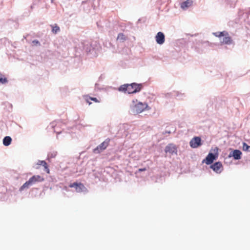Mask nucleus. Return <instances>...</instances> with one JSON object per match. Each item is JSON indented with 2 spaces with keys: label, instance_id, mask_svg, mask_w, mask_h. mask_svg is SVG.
<instances>
[{
  "label": "nucleus",
  "instance_id": "f257e3e1",
  "mask_svg": "<svg viewBox=\"0 0 250 250\" xmlns=\"http://www.w3.org/2000/svg\"><path fill=\"white\" fill-rule=\"evenodd\" d=\"M82 45L83 49L85 52L87 54H91L93 56L97 55V52L101 48L100 43L95 41L91 42L84 41L82 42Z\"/></svg>",
  "mask_w": 250,
  "mask_h": 250
},
{
  "label": "nucleus",
  "instance_id": "f03ea898",
  "mask_svg": "<svg viewBox=\"0 0 250 250\" xmlns=\"http://www.w3.org/2000/svg\"><path fill=\"white\" fill-rule=\"evenodd\" d=\"M130 106V112L132 115H137L143 112L148 107L146 103L138 102L137 100H133Z\"/></svg>",
  "mask_w": 250,
  "mask_h": 250
},
{
  "label": "nucleus",
  "instance_id": "7ed1b4c3",
  "mask_svg": "<svg viewBox=\"0 0 250 250\" xmlns=\"http://www.w3.org/2000/svg\"><path fill=\"white\" fill-rule=\"evenodd\" d=\"M212 34L219 38L223 37L222 41H221V43L227 45L234 44V42L229 36L228 32L223 31L221 32H216L212 33Z\"/></svg>",
  "mask_w": 250,
  "mask_h": 250
},
{
  "label": "nucleus",
  "instance_id": "20e7f679",
  "mask_svg": "<svg viewBox=\"0 0 250 250\" xmlns=\"http://www.w3.org/2000/svg\"><path fill=\"white\" fill-rule=\"evenodd\" d=\"M218 148L216 147L214 149H211L206 158L203 159L202 163H205L207 165L212 164L218 157Z\"/></svg>",
  "mask_w": 250,
  "mask_h": 250
},
{
  "label": "nucleus",
  "instance_id": "39448f33",
  "mask_svg": "<svg viewBox=\"0 0 250 250\" xmlns=\"http://www.w3.org/2000/svg\"><path fill=\"white\" fill-rule=\"evenodd\" d=\"M63 125V123L61 120L54 121L51 122L50 125L47 126V129L49 130L51 129L53 130V131L57 133V135L62 133L61 126Z\"/></svg>",
  "mask_w": 250,
  "mask_h": 250
},
{
  "label": "nucleus",
  "instance_id": "423d86ee",
  "mask_svg": "<svg viewBox=\"0 0 250 250\" xmlns=\"http://www.w3.org/2000/svg\"><path fill=\"white\" fill-rule=\"evenodd\" d=\"M128 94H133L139 92L143 88V83H128Z\"/></svg>",
  "mask_w": 250,
  "mask_h": 250
},
{
  "label": "nucleus",
  "instance_id": "0eeeda50",
  "mask_svg": "<svg viewBox=\"0 0 250 250\" xmlns=\"http://www.w3.org/2000/svg\"><path fill=\"white\" fill-rule=\"evenodd\" d=\"M110 141V139L109 138H106L103 143L93 149V152L95 154L100 153L102 151L107 148L109 144Z\"/></svg>",
  "mask_w": 250,
  "mask_h": 250
},
{
  "label": "nucleus",
  "instance_id": "6e6552de",
  "mask_svg": "<svg viewBox=\"0 0 250 250\" xmlns=\"http://www.w3.org/2000/svg\"><path fill=\"white\" fill-rule=\"evenodd\" d=\"M229 149L230 152L226 159L230 158L231 157L233 158L234 160H239L241 159L242 153L240 150L233 149L232 148H229Z\"/></svg>",
  "mask_w": 250,
  "mask_h": 250
},
{
  "label": "nucleus",
  "instance_id": "1a4fd4ad",
  "mask_svg": "<svg viewBox=\"0 0 250 250\" xmlns=\"http://www.w3.org/2000/svg\"><path fill=\"white\" fill-rule=\"evenodd\" d=\"M70 188H74L76 191L77 192H87V189L84 186V185L81 183L74 182L70 184L69 185Z\"/></svg>",
  "mask_w": 250,
  "mask_h": 250
},
{
  "label": "nucleus",
  "instance_id": "9d476101",
  "mask_svg": "<svg viewBox=\"0 0 250 250\" xmlns=\"http://www.w3.org/2000/svg\"><path fill=\"white\" fill-rule=\"evenodd\" d=\"M209 165V168L217 174H220L223 170V167L221 162H216Z\"/></svg>",
  "mask_w": 250,
  "mask_h": 250
},
{
  "label": "nucleus",
  "instance_id": "9b49d317",
  "mask_svg": "<svg viewBox=\"0 0 250 250\" xmlns=\"http://www.w3.org/2000/svg\"><path fill=\"white\" fill-rule=\"evenodd\" d=\"M189 145L193 148H197L202 145V140L200 137H194L190 141Z\"/></svg>",
  "mask_w": 250,
  "mask_h": 250
},
{
  "label": "nucleus",
  "instance_id": "f8f14e48",
  "mask_svg": "<svg viewBox=\"0 0 250 250\" xmlns=\"http://www.w3.org/2000/svg\"><path fill=\"white\" fill-rule=\"evenodd\" d=\"M165 151L166 153L171 155L177 154V148L176 146L173 144H169L166 146Z\"/></svg>",
  "mask_w": 250,
  "mask_h": 250
},
{
  "label": "nucleus",
  "instance_id": "ddd939ff",
  "mask_svg": "<svg viewBox=\"0 0 250 250\" xmlns=\"http://www.w3.org/2000/svg\"><path fill=\"white\" fill-rule=\"evenodd\" d=\"M185 97L184 94L179 93L178 91H173L165 94L167 98H177L178 99H182Z\"/></svg>",
  "mask_w": 250,
  "mask_h": 250
},
{
  "label": "nucleus",
  "instance_id": "4468645a",
  "mask_svg": "<svg viewBox=\"0 0 250 250\" xmlns=\"http://www.w3.org/2000/svg\"><path fill=\"white\" fill-rule=\"evenodd\" d=\"M29 180L32 186L36 185L39 183L44 181V179L43 177L39 175H34L29 179Z\"/></svg>",
  "mask_w": 250,
  "mask_h": 250
},
{
  "label": "nucleus",
  "instance_id": "2eb2a0df",
  "mask_svg": "<svg viewBox=\"0 0 250 250\" xmlns=\"http://www.w3.org/2000/svg\"><path fill=\"white\" fill-rule=\"evenodd\" d=\"M40 166H42L44 167V171L47 173H49L50 170L47 163L44 160H38V162L33 166L36 169H39Z\"/></svg>",
  "mask_w": 250,
  "mask_h": 250
},
{
  "label": "nucleus",
  "instance_id": "dca6fc26",
  "mask_svg": "<svg viewBox=\"0 0 250 250\" xmlns=\"http://www.w3.org/2000/svg\"><path fill=\"white\" fill-rule=\"evenodd\" d=\"M155 40L157 44L162 45L165 41V36L163 32H158L156 36Z\"/></svg>",
  "mask_w": 250,
  "mask_h": 250
},
{
  "label": "nucleus",
  "instance_id": "f3484780",
  "mask_svg": "<svg viewBox=\"0 0 250 250\" xmlns=\"http://www.w3.org/2000/svg\"><path fill=\"white\" fill-rule=\"evenodd\" d=\"M193 3V1L192 0H187L181 3L180 7L183 10H186L192 6Z\"/></svg>",
  "mask_w": 250,
  "mask_h": 250
},
{
  "label": "nucleus",
  "instance_id": "a211bd4d",
  "mask_svg": "<svg viewBox=\"0 0 250 250\" xmlns=\"http://www.w3.org/2000/svg\"><path fill=\"white\" fill-rule=\"evenodd\" d=\"M128 83H125L120 86L117 90L120 92L128 94Z\"/></svg>",
  "mask_w": 250,
  "mask_h": 250
},
{
  "label": "nucleus",
  "instance_id": "6ab92c4d",
  "mask_svg": "<svg viewBox=\"0 0 250 250\" xmlns=\"http://www.w3.org/2000/svg\"><path fill=\"white\" fill-rule=\"evenodd\" d=\"M12 140V138L10 136H5L3 138L2 140L3 145L5 146H8L11 144Z\"/></svg>",
  "mask_w": 250,
  "mask_h": 250
},
{
  "label": "nucleus",
  "instance_id": "aec40b11",
  "mask_svg": "<svg viewBox=\"0 0 250 250\" xmlns=\"http://www.w3.org/2000/svg\"><path fill=\"white\" fill-rule=\"evenodd\" d=\"M32 186L29 180L26 181L19 188V191L21 192L25 189L29 188V187Z\"/></svg>",
  "mask_w": 250,
  "mask_h": 250
},
{
  "label": "nucleus",
  "instance_id": "412c9836",
  "mask_svg": "<svg viewBox=\"0 0 250 250\" xmlns=\"http://www.w3.org/2000/svg\"><path fill=\"white\" fill-rule=\"evenodd\" d=\"M50 26L52 28V32L53 34H56L60 31V28L57 24L50 25Z\"/></svg>",
  "mask_w": 250,
  "mask_h": 250
},
{
  "label": "nucleus",
  "instance_id": "4be33fe9",
  "mask_svg": "<svg viewBox=\"0 0 250 250\" xmlns=\"http://www.w3.org/2000/svg\"><path fill=\"white\" fill-rule=\"evenodd\" d=\"M209 42L208 41H199L197 44L198 45L199 47L200 46H204L206 47L209 45Z\"/></svg>",
  "mask_w": 250,
  "mask_h": 250
},
{
  "label": "nucleus",
  "instance_id": "5701e85b",
  "mask_svg": "<svg viewBox=\"0 0 250 250\" xmlns=\"http://www.w3.org/2000/svg\"><path fill=\"white\" fill-rule=\"evenodd\" d=\"M126 37L122 33L118 34L117 40L120 42H124L126 40Z\"/></svg>",
  "mask_w": 250,
  "mask_h": 250
},
{
  "label": "nucleus",
  "instance_id": "b1692460",
  "mask_svg": "<svg viewBox=\"0 0 250 250\" xmlns=\"http://www.w3.org/2000/svg\"><path fill=\"white\" fill-rule=\"evenodd\" d=\"M243 150L245 151L250 152V146L246 143H243Z\"/></svg>",
  "mask_w": 250,
  "mask_h": 250
},
{
  "label": "nucleus",
  "instance_id": "393cba45",
  "mask_svg": "<svg viewBox=\"0 0 250 250\" xmlns=\"http://www.w3.org/2000/svg\"><path fill=\"white\" fill-rule=\"evenodd\" d=\"M57 152L56 151H53L49 153L47 155V159H49L50 158H54L57 155Z\"/></svg>",
  "mask_w": 250,
  "mask_h": 250
},
{
  "label": "nucleus",
  "instance_id": "a878e982",
  "mask_svg": "<svg viewBox=\"0 0 250 250\" xmlns=\"http://www.w3.org/2000/svg\"><path fill=\"white\" fill-rule=\"evenodd\" d=\"M0 76H2L1 74L0 73ZM8 83L7 79L5 77H0V83L1 84H5Z\"/></svg>",
  "mask_w": 250,
  "mask_h": 250
},
{
  "label": "nucleus",
  "instance_id": "bb28decb",
  "mask_svg": "<svg viewBox=\"0 0 250 250\" xmlns=\"http://www.w3.org/2000/svg\"><path fill=\"white\" fill-rule=\"evenodd\" d=\"M96 24H97V27L100 29H102L104 26V24L103 22L102 21H101V20L97 21L96 22Z\"/></svg>",
  "mask_w": 250,
  "mask_h": 250
},
{
  "label": "nucleus",
  "instance_id": "cd10ccee",
  "mask_svg": "<svg viewBox=\"0 0 250 250\" xmlns=\"http://www.w3.org/2000/svg\"><path fill=\"white\" fill-rule=\"evenodd\" d=\"M32 44L33 45L36 46H41V43L37 40H34L33 41H32Z\"/></svg>",
  "mask_w": 250,
  "mask_h": 250
},
{
  "label": "nucleus",
  "instance_id": "c85d7f7f",
  "mask_svg": "<svg viewBox=\"0 0 250 250\" xmlns=\"http://www.w3.org/2000/svg\"><path fill=\"white\" fill-rule=\"evenodd\" d=\"M175 131V129H174V128H172V130H168V129H167L165 131L163 132V134H166L167 133L170 134L172 132H174Z\"/></svg>",
  "mask_w": 250,
  "mask_h": 250
},
{
  "label": "nucleus",
  "instance_id": "c756f323",
  "mask_svg": "<svg viewBox=\"0 0 250 250\" xmlns=\"http://www.w3.org/2000/svg\"><path fill=\"white\" fill-rule=\"evenodd\" d=\"M33 8V5H32L30 6V9L28 10V12H25L24 13V14L25 16H28L30 14V13L31 12V11L32 10Z\"/></svg>",
  "mask_w": 250,
  "mask_h": 250
},
{
  "label": "nucleus",
  "instance_id": "7c9ffc66",
  "mask_svg": "<svg viewBox=\"0 0 250 250\" xmlns=\"http://www.w3.org/2000/svg\"><path fill=\"white\" fill-rule=\"evenodd\" d=\"M91 100L94 101L95 102H98V100L96 97H89Z\"/></svg>",
  "mask_w": 250,
  "mask_h": 250
},
{
  "label": "nucleus",
  "instance_id": "2f4dec72",
  "mask_svg": "<svg viewBox=\"0 0 250 250\" xmlns=\"http://www.w3.org/2000/svg\"><path fill=\"white\" fill-rule=\"evenodd\" d=\"M146 170V168H139L138 169V171L139 172H142V171H145Z\"/></svg>",
  "mask_w": 250,
  "mask_h": 250
},
{
  "label": "nucleus",
  "instance_id": "473e14b6",
  "mask_svg": "<svg viewBox=\"0 0 250 250\" xmlns=\"http://www.w3.org/2000/svg\"><path fill=\"white\" fill-rule=\"evenodd\" d=\"M234 6H235V3H232L231 4H230V7H234Z\"/></svg>",
  "mask_w": 250,
  "mask_h": 250
},
{
  "label": "nucleus",
  "instance_id": "72a5a7b5",
  "mask_svg": "<svg viewBox=\"0 0 250 250\" xmlns=\"http://www.w3.org/2000/svg\"><path fill=\"white\" fill-rule=\"evenodd\" d=\"M98 85L99 84L98 83H96L95 84V87L97 88V87H98Z\"/></svg>",
  "mask_w": 250,
  "mask_h": 250
},
{
  "label": "nucleus",
  "instance_id": "f704fd0d",
  "mask_svg": "<svg viewBox=\"0 0 250 250\" xmlns=\"http://www.w3.org/2000/svg\"><path fill=\"white\" fill-rule=\"evenodd\" d=\"M86 3V1H83L82 2V4H84V3Z\"/></svg>",
  "mask_w": 250,
  "mask_h": 250
},
{
  "label": "nucleus",
  "instance_id": "c9c22d12",
  "mask_svg": "<svg viewBox=\"0 0 250 250\" xmlns=\"http://www.w3.org/2000/svg\"><path fill=\"white\" fill-rule=\"evenodd\" d=\"M227 3H228L229 0H227Z\"/></svg>",
  "mask_w": 250,
  "mask_h": 250
},
{
  "label": "nucleus",
  "instance_id": "e433bc0d",
  "mask_svg": "<svg viewBox=\"0 0 250 250\" xmlns=\"http://www.w3.org/2000/svg\"><path fill=\"white\" fill-rule=\"evenodd\" d=\"M53 0H51L52 2L53 1Z\"/></svg>",
  "mask_w": 250,
  "mask_h": 250
}]
</instances>
